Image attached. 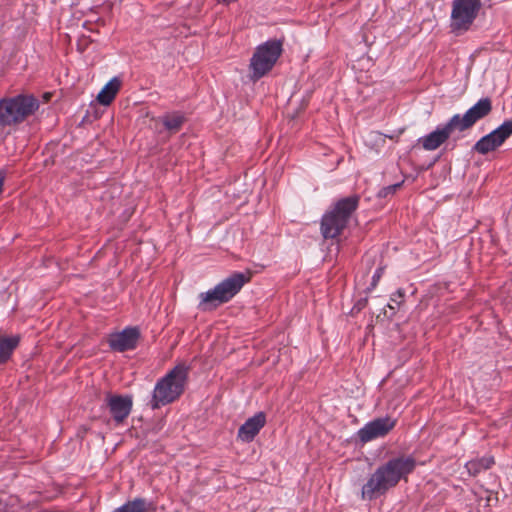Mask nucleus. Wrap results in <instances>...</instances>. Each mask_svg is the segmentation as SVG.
Returning a JSON list of instances; mask_svg holds the SVG:
<instances>
[{
    "label": "nucleus",
    "instance_id": "obj_1",
    "mask_svg": "<svg viewBox=\"0 0 512 512\" xmlns=\"http://www.w3.org/2000/svg\"><path fill=\"white\" fill-rule=\"evenodd\" d=\"M416 467L412 456H397L377 467L361 490L363 500H373L395 487L399 481L406 478Z\"/></svg>",
    "mask_w": 512,
    "mask_h": 512
},
{
    "label": "nucleus",
    "instance_id": "obj_2",
    "mask_svg": "<svg viewBox=\"0 0 512 512\" xmlns=\"http://www.w3.org/2000/svg\"><path fill=\"white\" fill-rule=\"evenodd\" d=\"M188 377V367L177 365L160 378L154 387L150 406L153 410L177 400L184 392Z\"/></svg>",
    "mask_w": 512,
    "mask_h": 512
},
{
    "label": "nucleus",
    "instance_id": "obj_3",
    "mask_svg": "<svg viewBox=\"0 0 512 512\" xmlns=\"http://www.w3.org/2000/svg\"><path fill=\"white\" fill-rule=\"evenodd\" d=\"M249 280L250 277L248 275L242 272H234L218 283L213 289L200 293L198 309L210 311L229 302Z\"/></svg>",
    "mask_w": 512,
    "mask_h": 512
},
{
    "label": "nucleus",
    "instance_id": "obj_4",
    "mask_svg": "<svg viewBox=\"0 0 512 512\" xmlns=\"http://www.w3.org/2000/svg\"><path fill=\"white\" fill-rule=\"evenodd\" d=\"M359 196L353 195L337 201L321 220V233L324 238H335L346 228L353 212L358 208Z\"/></svg>",
    "mask_w": 512,
    "mask_h": 512
},
{
    "label": "nucleus",
    "instance_id": "obj_5",
    "mask_svg": "<svg viewBox=\"0 0 512 512\" xmlns=\"http://www.w3.org/2000/svg\"><path fill=\"white\" fill-rule=\"evenodd\" d=\"M283 52L281 40L269 39L258 45L250 59L249 78L256 82L267 75Z\"/></svg>",
    "mask_w": 512,
    "mask_h": 512
},
{
    "label": "nucleus",
    "instance_id": "obj_6",
    "mask_svg": "<svg viewBox=\"0 0 512 512\" xmlns=\"http://www.w3.org/2000/svg\"><path fill=\"white\" fill-rule=\"evenodd\" d=\"M39 108L33 95L20 94L0 100V125L10 126L24 121Z\"/></svg>",
    "mask_w": 512,
    "mask_h": 512
},
{
    "label": "nucleus",
    "instance_id": "obj_7",
    "mask_svg": "<svg viewBox=\"0 0 512 512\" xmlns=\"http://www.w3.org/2000/svg\"><path fill=\"white\" fill-rule=\"evenodd\" d=\"M481 5V0H453L450 23L452 31H467L477 18Z\"/></svg>",
    "mask_w": 512,
    "mask_h": 512
},
{
    "label": "nucleus",
    "instance_id": "obj_8",
    "mask_svg": "<svg viewBox=\"0 0 512 512\" xmlns=\"http://www.w3.org/2000/svg\"><path fill=\"white\" fill-rule=\"evenodd\" d=\"M492 111V101L488 97L479 99L464 114H455L451 117L457 132L461 133L472 128L479 120L488 116Z\"/></svg>",
    "mask_w": 512,
    "mask_h": 512
},
{
    "label": "nucleus",
    "instance_id": "obj_9",
    "mask_svg": "<svg viewBox=\"0 0 512 512\" xmlns=\"http://www.w3.org/2000/svg\"><path fill=\"white\" fill-rule=\"evenodd\" d=\"M512 135V119L505 120L499 127L481 137L473 146V150L486 155L499 148Z\"/></svg>",
    "mask_w": 512,
    "mask_h": 512
},
{
    "label": "nucleus",
    "instance_id": "obj_10",
    "mask_svg": "<svg viewBox=\"0 0 512 512\" xmlns=\"http://www.w3.org/2000/svg\"><path fill=\"white\" fill-rule=\"evenodd\" d=\"M395 425L396 420L390 417L376 418L359 429L357 436L362 443H368L377 438L385 437Z\"/></svg>",
    "mask_w": 512,
    "mask_h": 512
},
{
    "label": "nucleus",
    "instance_id": "obj_11",
    "mask_svg": "<svg viewBox=\"0 0 512 512\" xmlns=\"http://www.w3.org/2000/svg\"><path fill=\"white\" fill-rule=\"evenodd\" d=\"M455 132H457V129L450 118L447 123L438 125L434 131L420 137L418 142L426 151H433L445 143Z\"/></svg>",
    "mask_w": 512,
    "mask_h": 512
},
{
    "label": "nucleus",
    "instance_id": "obj_12",
    "mask_svg": "<svg viewBox=\"0 0 512 512\" xmlns=\"http://www.w3.org/2000/svg\"><path fill=\"white\" fill-rule=\"evenodd\" d=\"M106 405L116 424H121L129 416L133 407L131 395L107 394Z\"/></svg>",
    "mask_w": 512,
    "mask_h": 512
},
{
    "label": "nucleus",
    "instance_id": "obj_13",
    "mask_svg": "<svg viewBox=\"0 0 512 512\" xmlns=\"http://www.w3.org/2000/svg\"><path fill=\"white\" fill-rule=\"evenodd\" d=\"M140 332L137 327H127L109 338V346L112 350L124 352L136 348Z\"/></svg>",
    "mask_w": 512,
    "mask_h": 512
},
{
    "label": "nucleus",
    "instance_id": "obj_14",
    "mask_svg": "<svg viewBox=\"0 0 512 512\" xmlns=\"http://www.w3.org/2000/svg\"><path fill=\"white\" fill-rule=\"evenodd\" d=\"M266 415L258 412L248 418L238 429L237 438L245 443L252 442L260 430L265 426Z\"/></svg>",
    "mask_w": 512,
    "mask_h": 512
},
{
    "label": "nucleus",
    "instance_id": "obj_15",
    "mask_svg": "<svg viewBox=\"0 0 512 512\" xmlns=\"http://www.w3.org/2000/svg\"><path fill=\"white\" fill-rule=\"evenodd\" d=\"M121 87V80L113 77L98 93L97 100L102 105H110Z\"/></svg>",
    "mask_w": 512,
    "mask_h": 512
},
{
    "label": "nucleus",
    "instance_id": "obj_16",
    "mask_svg": "<svg viewBox=\"0 0 512 512\" xmlns=\"http://www.w3.org/2000/svg\"><path fill=\"white\" fill-rule=\"evenodd\" d=\"M20 337L13 335L10 337L0 336V364L7 362L14 349L18 346Z\"/></svg>",
    "mask_w": 512,
    "mask_h": 512
},
{
    "label": "nucleus",
    "instance_id": "obj_17",
    "mask_svg": "<svg viewBox=\"0 0 512 512\" xmlns=\"http://www.w3.org/2000/svg\"><path fill=\"white\" fill-rule=\"evenodd\" d=\"M186 118L181 112L166 113L161 117V122L170 133H177L183 126Z\"/></svg>",
    "mask_w": 512,
    "mask_h": 512
},
{
    "label": "nucleus",
    "instance_id": "obj_18",
    "mask_svg": "<svg viewBox=\"0 0 512 512\" xmlns=\"http://www.w3.org/2000/svg\"><path fill=\"white\" fill-rule=\"evenodd\" d=\"M493 464L494 458L492 456H484L468 461L465 464V468L471 476H477L482 471L491 468Z\"/></svg>",
    "mask_w": 512,
    "mask_h": 512
},
{
    "label": "nucleus",
    "instance_id": "obj_19",
    "mask_svg": "<svg viewBox=\"0 0 512 512\" xmlns=\"http://www.w3.org/2000/svg\"><path fill=\"white\" fill-rule=\"evenodd\" d=\"M151 504L144 498H135L127 501L112 512H146Z\"/></svg>",
    "mask_w": 512,
    "mask_h": 512
},
{
    "label": "nucleus",
    "instance_id": "obj_20",
    "mask_svg": "<svg viewBox=\"0 0 512 512\" xmlns=\"http://www.w3.org/2000/svg\"><path fill=\"white\" fill-rule=\"evenodd\" d=\"M402 183L403 182H399V183H395V184L383 187L382 189L379 190L378 196L380 198H386L390 195H393L397 191V189H399L402 186Z\"/></svg>",
    "mask_w": 512,
    "mask_h": 512
},
{
    "label": "nucleus",
    "instance_id": "obj_21",
    "mask_svg": "<svg viewBox=\"0 0 512 512\" xmlns=\"http://www.w3.org/2000/svg\"><path fill=\"white\" fill-rule=\"evenodd\" d=\"M382 274H383V268H381V267L377 268L372 276L371 287H369V290L374 289L376 287Z\"/></svg>",
    "mask_w": 512,
    "mask_h": 512
},
{
    "label": "nucleus",
    "instance_id": "obj_22",
    "mask_svg": "<svg viewBox=\"0 0 512 512\" xmlns=\"http://www.w3.org/2000/svg\"><path fill=\"white\" fill-rule=\"evenodd\" d=\"M404 295H405L404 290L398 289L397 292L392 295L391 301L399 303L398 299H402L404 297Z\"/></svg>",
    "mask_w": 512,
    "mask_h": 512
},
{
    "label": "nucleus",
    "instance_id": "obj_23",
    "mask_svg": "<svg viewBox=\"0 0 512 512\" xmlns=\"http://www.w3.org/2000/svg\"><path fill=\"white\" fill-rule=\"evenodd\" d=\"M3 182H4V175L2 173H0V192L2 191Z\"/></svg>",
    "mask_w": 512,
    "mask_h": 512
},
{
    "label": "nucleus",
    "instance_id": "obj_24",
    "mask_svg": "<svg viewBox=\"0 0 512 512\" xmlns=\"http://www.w3.org/2000/svg\"><path fill=\"white\" fill-rule=\"evenodd\" d=\"M236 0H218L219 3H223V4H230L232 2H235Z\"/></svg>",
    "mask_w": 512,
    "mask_h": 512
}]
</instances>
